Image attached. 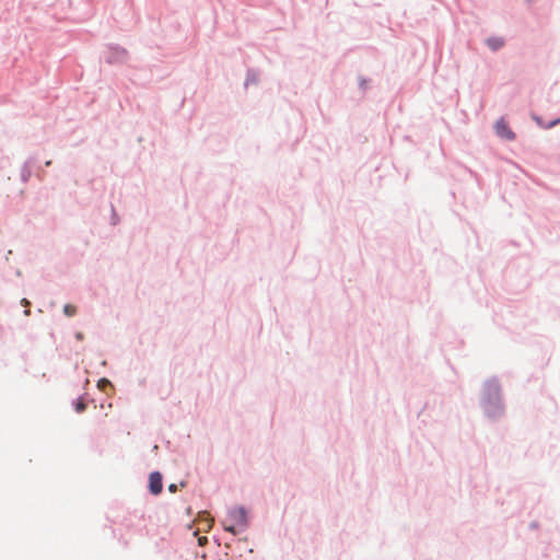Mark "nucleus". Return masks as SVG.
I'll return each mask as SVG.
<instances>
[{"instance_id": "1", "label": "nucleus", "mask_w": 560, "mask_h": 560, "mask_svg": "<svg viewBox=\"0 0 560 560\" xmlns=\"http://www.w3.org/2000/svg\"><path fill=\"white\" fill-rule=\"evenodd\" d=\"M246 512L243 508H236L229 511L228 516L223 520V527L226 532L236 534V528L246 526Z\"/></svg>"}, {"instance_id": "2", "label": "nucleus", "mask_w": 560, "mask_h": 560, "mask_svg": "<svg viewBox=\"0 0 560 560\" xmlns=\"http://www.w3.org/2000/svg\"><path fill=\"white\" fill-rule=\"evenodd\" d=\"M494 129L497 135L502 139L510 141L515 139V133L511 130L508 122L503 118L495 122Z\"/></svg>"}, {"instance_id": "3", "label": "nucleus", "mask_w": 560, "mask_h": 560, "mask_svg": "<svg viewBox=\"0 0 560 560\" xmlns=\"http://www.w3.org/2000/svg\"><path fill=\"white\" fill-rule=\"evenodd\" d=\"M149 488L151 493L159 494L162 491V475L158 471H154L149 477Z\"/></svg>"}, {"instance_id": "4", "label": "nucleus", "mask_w": 560, "mask_h": 560, "mask_svg": "<svg viewBox=\"0 0 560 560\" xmlns=\"http://www.w3.org/2000/svg\"><path fill=\"white\" fill-rule=\"evenodd\" d=\"M63 313L66 316L71 317L77 314V306L72 304H66L63 307Z\"/></svg>"}, {"instance_id": "5", "label": "nucleus", "mask_w": 560, "mask_h": 560, "mask_svg": "<svg viewBox=\"0 0 560 560\" xmlns=\"http://www.w3.org/2000/svg\"><path fill=\"white\" fill-rule=\"evenodd\" d=\"M488 45L495 50L503 46V40L500 38H490L488 39Z\"/></svg>"}, {"instance_id": "6", "label": "nucleus", "mask_w": 560, "mask_h": 560, "mask_svg": "<svg viewBox=\"0 0 560 560\" xmlns=\"http://www.w3.org/2000/svg\"><path fill=\"white\" fill-rule=\"evenodd\" d=\"M85 408H86V405L84 404V401H83V400H79V401L77 402V405H75V410H77L78 412H82V411H84V410H85Z\"/></svg>"}, {"instance_id": "7", "label": "nucleus", "mask_w": 560, "mask_h": 560, "mask_svg": "<svg viewBox=\"0 0 560 560\" xmlns=\"http://www.w3.org/2000/svg\"><path fill=\"white\" fill-rule=\"evenodd\" d=\"M558 122H560V118H559V119H556V120H553V121H551V122H549V124H548V125H546L545 127H546V128H551V127L556 126Z\"/></svg>"}, {"instance_id": "8", "label": "nucleus", "mask_w": 560, "mask_h": 560, "mask_svg": "<svg viewBox=\"0 0 560 560\" xmlns=\"http://www.w3.org/2000/svg\"><path fill=\"white\" fill-rule=\"evenodd\" d=\"M168 490H170V492L174 493L177 491V486L175 483H172L168 486Z\"/></svg>"}, {"instance_id": "9", "label": "nucleus", "mask_w": 560, "mask_h": 560, "mask_svg": "<svg viewBox=\"0 0 560 560\" xmlns=\"http://www.w3.org/2000/svg\"><path fill=\"white\" fill-rule=\"evenodd\" d=\"M198 542H199L200 546H203L207 542V537H200L198 539Z\"/></svg>"}, {"instance_id": "10", "label": "nucleus", "mask_w": 560, "mask_h": 560, "mask_svg": "<svg viewBox=\"0 0 560 560\" xmlns=\"http://www.w3.org/2000/svg\"><path fill=\"white\" fill-rule=\"evenodd\" d=\"M206 523H207V529H209L212 526L213 520L212 518H210V520L207 518Z\"/></svg>"}, {"instance_id": "11", "label": "nucleus", "mask_w": 560, "mask_h": 560, "mask_svg": "<svg viewBox=\"0 0 560 560\" xmlns=\"http://www.w3.org/2000/svg\"><path fill=\"white\" fill-rule=\"evenodd\" d=\"M77 339H79V340H82V339H83V336H82V334H81V332H78V334H77Z\"/></svg>"}]
</instances>
